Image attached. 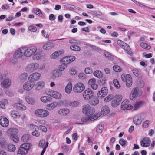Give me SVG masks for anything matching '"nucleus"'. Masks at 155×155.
Segmentation results:
<instances>
[{
	"mask_svg": "<svg viewBox=\"0 0 155 155\" xmlns=\"http://www.w3.org/2000/svg\"><path fill=\"white\" fill-rule=\"evenodd\" d=\"M151 141L148 137H145L140 141V144L142 146L147 147L149 146L150 144Z\"/></svg>",
	"mask_w": 155,
	"mask_h": 155,
	"instance_id": "obj_15",
	"label": "nucleus"
},
{
	"mask_svg": "<svg viewBox=\"0 0 155 155\" xmlns=\"http://www.w3.org/2000/svg\"><path fill=\"white\" fill-rule=\"evenodd\" d=\"M16 149L15 146L13 144H10L8 147V150L9 151L13 152Z\"/></svg>",
	"mask_w": 155,
	"mask_h": 155,
	"instance_id": "obj_45",
	"label": "nucleus"
},
{
	"mask_svg": "<svg viewBox=\"0 0 155 155\" xmlns=\"http://www.w3.org/2000/svg\"><path fill=\"white\" fill-rule=\"evenodd\" d=\"M45 86L44 82L39 81L35 85V89L37 90H40L43 88Z\"/></svg>",
	"mask_w": 155,
	"mask_h": 155,
	"instance_id": "obj_21",
	"label": "nucleus"
},
{
	"mask_svg": "<svg viewBox=\"0 0 155 155\" xmlns=\"http://www.w3.org/2000/svg\"><path fill=\"white\" fill-rule=\"evenodd\" d=\"M52 74L53 76L55 78H58L61 77L62 75V73L58 70V69L57 70H55L53 71Z\"/></svg>",
	"mask_w": 155,
	"mask_h": 155,
	"instance_id": "obj_27",
	"label": "nucleus"
},
{
	"mask_svg": "<svg viewBox=\"0 0 155 155\" xmlns=\"http://www.w3.org/2000/svg\"><path fill=\"white\" fill-rule=\"evenodd\" d=\"M133 72L134 75L137 77H139L140 74V72L138 69L137 68H134L133 69Z\"/></svg>",
	"mask_w": 155,
	"mask_h": 155,
	"instance_id": "obj_46",
	"label": "nucleus"
},
{
	"mask_svg": "<svg viewBox=\"0 0 155 155\" xmlns=\"http://www.w3.org/2000/svg\"><path fill=\"white\" fill-rule=\"evenodd\" d=\"M29 139V136L28 134H25L23 136L21 137V140L23 142H27Z\"/></svg>",
	"mask_w": 155,
	"mask_h": 155,
	"instance_id": "obj_43",
	"label": "nucleus"
},
{
	"mask_svg": "<svg viewBox=\"0 0 155 155\" xmlns=\"http://www.w3.org/2000/svg\"><path fill=\"white\" fill-rule=\"evenodd\" d=\"M82 111L84 114L88 117L92 115L95 112L94 109L88 104L83 107Z\"/></svg>",
	"mask_w": 155,
	"mask_h": 155,
	"instance_id": "obj_3",
	"label": "nucleus"
},
{
	"mask_svg": "<svg viewBox=\"0 0 155 155\" xmlns=\"http://www.w3.org/2000/svg\"><path fill=\"white\" fill-rule=\"evenodd\" d=\"M23 47L18 49L14 53V57L16 58H21L24 55V51H22Z\"/></svg>",
	"mask_w": 155,
	"mask_h": 155,
	"instance_id": "obj_16",
	"label": "nucleus"
},
{
	"mask_svg": "<svg viewBox=\"0 0 155 155\" xmlns=\"http://www.w3.org/2000/svg\"><path fill=\"white\" fill-rule=\"evenodd\" d=\"M80 104V102L78 101H74L70 102L69 105L72 107H78Z\"/></svg>",
	"mask_w": 155,
	"mask_h": 155,
	"instance_id": "obj_36",
	"label": "nucleus"
},
{
	"mask_svg": "<svg viewBox=\"0 0 155 155\" xmlns=\"http://www.w3.org/2000/svg\"><path fill=\"white\" fill-rule=\"evenodd\" d=\"M29 30L31 32H35L37 31V29L36 28L33 26H29L28 27Z\"/></svg>",
	"mask_w": 155,
	"mask_h": 155,
	"instance_id": "obj_57",
	"label": "nucleus"
},
{
	"mask_svg": "<svg viewBox=\"0 0 155 155\" xmlns=\"http://www.w3.org/2000/svg\"><path fill=\"white\" fill-rule=\"evenodd\" d=\"M22 51H24V55L27 57H30L33 55L32 59L34 60H38L42 57L40 52H37V48L35 46H32L29 47H23Z\"/></svg>",
	"mask_w": 155,
	"mask_h": 155,
	"instance_id": "obj_1",
	"label": "nucleus"
},
{
	"mask_svg": "<svg viewBox=\"0 0 155 155\" xmlns=\"http://www.w3.org/2000/svg\"><path fill=\"white\" fill-rule=\"evenodd\" d=\"M11 81L10 79H6L1 82V85L2 87L5 88L8 87L10 86Z\"/></svg>",
	"mask_w": 155,
	"mask_h": 155,
	"instance_id": "obj_18",
	"label": "nucleus"
},
{
	"mask_svg": "<svg viewBox=\"0 0 155 155\" xmlns=\"http://www.w3.org/2000/svg\"><path fill=\"white\" fill-rule=\"evenodd\" d=\"M99 102V100L97 97H94L92 100L90 102V104L92 105L96 106L97 105Z\"/></svg>",
	"mask_w": 155,
	"mask_h": 155,
	"instance_id": "obj_33",
	"label": "nucleus"
},
{
	"mask_svg": "<svg viewBox=\"0 0 155 155\" xmlns=\"http://www.w3.org/2000/svg\"><path fill=\"white\" fill-rule=\"evenodd\" d=\"M54 47V45L52 43L49 42L44 45L42 48L44 50H47L52 48Z\"/></svg>",
	"mask_w": 155,
	"mask_h": 155,
	"instance_id": "obj_29",
	"label": "nucleus"
},
{
	"mask_svg": "<svg viewBox=\"0 0 155 155\" xmlns=\"http://www.w3.org/2000/svg\"><path fill=\"white\" fill-rule=\"evenodd\" d=\"M143 102L142 101H139L136 103L134 105V110H137L141 107Z\"/></svg>",
	"mask_w": 155,
	"mask_h": 155,
	"instance_id": "obj_35",
	"label": "nucleus"
},
{
	"mask_svg": "<svg viewBox=\"0 0 155 155\" xmlns=\"http://www.w3.org/2000/svg\"><path fill=\"white\" fill-rule=\"evenodd\" d=\"M47 144V143L45 144V141L43 140H41L39 143V146L40 147H41L43 148H44Z\"/></svg>",
	"mask_w": 155,
	"mask_h": 155,
	"instance_id": "obj_50",
	"label": "nucleus"
},
{
	"mask_svg": "<svg viewBox=\"0 0 155 155\" xmlns=\"http://www.w3.org/2000/svg\"><path fill=\"white\" fill-rule=\"evenodd\" d=\"M113 97V95L112 94L104 98V101L105 102H107L110 101Z\"/></svg>",
	"mask_w": 155,
	"mask_h": 155,
	"instance_id": "obj_55",
	"label": "nucleus"
},
{
	"mask_svg": "<svg viewBox=\"0 0 155 155\" xmlns=\"http://www.w3.org/2000/svg\"><path fill=\"white\" fill-rule=\"evenodd\" d=\"M94 92L91 90L88 89L83 93V97L85 100H89L93 96Z\"/></svg>",
	"mask_w": 155,
	"mask_h": 155,
	"instance_id": "obj_9",
	"label": "nucleus"
},
{
	"mask_svg": "<svg viewBox=\"0 0 155 155\" xmlns=\"http://www.w3.org/2000/svg\"><path fill=\"white\" fill-rule=\"evenodd\" d=\"M5 141L4 139H0V150L5 146Z\"/></svg>",
	"mask_w": 155,
	"mask_h": 155,
	"instance_id": "obj_49",
	"label": "nucleus"
},
{
	"mask_svg": "<svg viewBox=\"0 0 155 155\" xmlns=\"http://www.w3.org/2000/svg\"><path fill=\"white\" fill-rule=\"evenodd\" d=\"M69 72L70 74L72 75H75L76 74L75 70L73 68H71Z\"/></svg>",
	"mask_w": 155,
	"mask_h": 155,
	"instance_id": "obj_63",
	"label": "nucleus"
},
{
	"mask_svg": "<svg viewBox=\"0 0 155 155\" xmlns=\"http://www.w3.org/2000/svg\"><path fill=\"white\" fill-rule=\"evenodd\" d=\"M142 120L140 116L138 115L134 117L133 122L136 125H139L141 123Z\"/></svg>",
	"mask_w": 155,
	"mask_h": 155,
	"instance_id": "obj_20",
	"label": "nucleus"
},
{
	"mask_svg": "<svg viewBox=\"0 0 155 155\" xmlns=\"http://www.w3.org/2000/svg\"><path fill=\"white\" fill-rule=\"evenodd\" d=\"M113 83L114 86L117 89H119L120 88V84L118 81L117 79H114V80Z\"/></svg>",
	"mask_w": 155,
	"mask_h": 155,
	"instance_id": "obj_47",
	"label": "nucleus"
},
{
	"mask_svg": "<svg viewBox=\"0 0 155 155\" xmlns=\"http://www.w3.org/2000/svg\"><path fill=\"white\" fill-rule=\"evenodd\" d=\"M110 110L107 106H104L101 109V114L103 115H106L110 112Z\"/></svg>",
	"mask_w": 155,
	"mask_h": 155,
	"instance_id": "obj_24",
	"label": "nucleus"
},
{
	"mask_svg": "<svg viewBox=\"0 0 155 155\" xmlns=\"http://www.w3.org/2000/svg\"><path fill=\"white\" fill-rule=\"evenodd\" d=\"M35 83L33 81L29 80L25 82L24 84L23 87L24 90L29 91L31 90L34 87Z\"/></svg>",
	"mask_w": 155,
	"mask_h": 155,
	"instance_id": "obj_8",
	"label": "nucleus"
},
{
	"mask_svg": "<svg viewBox=\"0 0 155 155\" xmlns=\"http://www.w3.org/2000/svg\"><path fill=\"white\" fill-rule=\"evenodd\" d=\"M120 101L118 100H113L111 102L112 106L116 107L120 103Z\"/></svg>",
	"mask_w": 155,
	"mask_h": 155,
	"instance_id": "obj_38",
	"label": "nucleus"
},
{
	"mask_svg": "<svg viewBox=\"0 0 155 155\" xmlns=\"http://www.w3.org/2000/svg\"><path fill=\"white\" fill-rule=\"evenodd\" d=\"M54 91L51 89H47L45 91V93L47 95L52 97Z\"/></svg>",
	"mask_w": 155,
	"mask_h": 155,
	"instance_id": "obj_51",
	"label": "nucleus"
},
{
	"mask_svg": "<svg viewBox=\"0 0 155 155\" xmlns=\"http://www.w3.org/2000/svg\"><path fill=\"white\" fill-rule=\"evenodd\" d=\"M104 55L108 58L111 59L113 58V56L107 52H105L104 53Z\"/></svg>",
	"mask_w": 155,
	"mask_h": 155,
	"instance_id": "obj_64",
	"label": "nucleus"
},
{
	"mask_svg": "<svg viewBox=\"0 0 155 155\" xmlns=\"http://www.w3.org/2000/svg\"><path fill=\"white\" fill-rule=\"evenodd\" d=\"M100 91L102 92L104 95H106L107 94L108 89L106 87H102Z\"/></svg>",
	"mask_w": 155,
	"mask_h": 155,
	"instance_id": "obj_52",
	"label": "nucleus"
},
{
	"mask_svg": "<svg viewBox=\"0 0 155 155\" xmlns=\"http://www.w3.org/2000/svg\"><path fill=\"white\" fill-rule=\"evenodd\" d=\"M71 50L75 51H78L80 50L81 48L80 47L76 45H72L70 46Z\"/></svg>",
	"mask_w": 155,
	"mask_h": 155,
	"instance_id": "obj_39",
	"label": "nucleus"
},
{
	"mask_svg": "<svg viewBox=\"0 0 155 155\" xmlns=\"http://www.w3.org/2000/svg\"><path fill=\"white\" fill-rule=\"evenodd\" d=\"M41 74L39 73L35 72L31 74L29 78V80H31L33 82L38 80L40 78Z\"/></svg>",
	"mask_w": 155,
	"mask_h": 155,
	"instance_id": "obj_13",
	"label": "nucleus"
},
{
	"mask_svg": "<svg viewBox=\"0 0 155 155\" xmlns=\"http://www.w3.org/2000/svg\"><path fill=\"white\" fill-rule=\"evenodd\" d=\"M121 108L124 110H129L132 109L133 106L129 104L128 100H124L121 104Z\"/></svg>",
	"mask_w": 155,
	"mask_h": 155,
	"instance_id": "obj_10",
	"label": "nucleus"
},
{
	"mask_svg": "<svg viewBox=\"0 0 155 155\" xmlns=\"http://www.w3.org/2000/svg\"><path fill=\"white\" fill-rule=\"evenodd\" d=\"M0 124L3 127H7L8 126L9 121L5 117H0Z\"/></svg>",
	"mask_w": 155,
	"mask_h": 155,
	"instance_id": "obj_17",
	"label": "nucleus"
},
{
	"mask_svg": "<svg viewBox=\"0 0 155 155\" xmlns=\"http://www.w3.org/2000/svg\"><path fill=\"white\" fill-rule=\"evenodd\" d=\"M122 48L128 51H129L130 50V47L126 43L124 44L123 48Z\"/></svg>",
	"mask_w": 155,
	"mask_h": 155,
	"instance_id": "obj_60",
	"label": "nucleus"
},
{
	"mask_svg": "<svg viewBox=\"0 0 155 155\" xmlns=\"http://www.w3.org/2000/svg\"><path fill=\"white\" fill-rule=\"evenodd\" d=\"M74 6L71 4H66L64 5L65 8L70 10H71L74 9L72 6Z\"/></svg>",
	"mask_w": 155,
	"mask_h": 155,
	"instance_id": "obj_58",
	"label": "nucleus"
},
{
	"mask_svg": "<svg viewBox=\"0 0 155 155\" xmlns=\"http://www.w3.org/2000/svg\"><path fill=\"white\" fill-rule=\"evenodd\" d=\"M64 52L62 51H56L52 53L50 56L51 58L53 59H57L63 55Z\"/></svg>",
	"mask_w": 155,
	"mask_h": 155,
	"instance_id": "obj_14",
	"label": "nucleus"
},
{
	"mask_svg": "<svg viewBox=\"0 0 155 155\" xmlns=\"http://www.w3.org/2000/svg\"><path fill=\"white\" fill-rule=\"evenodd\" d=\"M12 117L15 118H18L19 117L20 115L19 113L17 111H13L11 113Z\"/></svg>",
	"mask_w": 155,
	"mask_h": 155,
	"instance_id": "obj_48",
	"label": "nucleus"
},
{
	"mask_svg": "<svg viewBox=\"0 0 155 155\" xmlns=\"http://www.w3.org/2000/svg\"><path fill=\"white\" fill-rule=\"evenodd\" d=\"M85 72L87 74H90L92 73V70L91 68H87L85 69Z\"/></svg>",
	"mask_w": 155,
	"mask_h": 155,
	"instance_id": "obj_59",
	"label": "nucleus"
},
{
	"mask_svg": "<svg viewBox=\"0 0 155 155\" xmlns=\"http://www.w3.org/2000/svg\"><path fill=\"white\" fill-rule=\"evenodd\" d=\"M52 97L57 99H60L61 97V95L59 92L54 91Z\"/></svg>",
	"mask_w": 155,
	"mask_h": 155,
	"instance_id": "obj_32",
	"label": "nucleus"
},
{
	"mask_svg": "<svg viewBox=\"0 0 155 155\" xmlns=\"http://www.w3.org/2000/svg\"><path fill=\"white\" fill-rule=\"evenodd\" d=\"M51 100L52 98L48 96H43L41 98V101L43 103H46L48 102L51 101Z\"/></svg>",
	"mask_w": 155,
	"mask_h": 155,
	"instance_id": "obj_30",
	"label": "nucleus"
},
{
	"mask_svg": "<svg viewBox=\"0 0 155 155\" xmlns=\"http://www.w3.org/2000/svg\"><path fill=\"white\" fill-rule=\"evenodd\" d=\"M119 143L123 147L127 145V142L123 139H120L119 140Z\"/></svg>",
	"mask_w": 155,
	"mask_h": 155,
	"instance_id": "obj_40",
	"label": "nucleus"
},
{
	"mask_svg": "<svg viewBox=\"0 0 155 155\" xmlns=\"http://www.w3.org/2000/svg\"><path fill=\"white\" fill-rule=\"evenodd\" d=\"M139 88L137 87H135L131 91L130 95V98L132 100H135L137 97Z\"/></svg>",
	"mask_w": 155,
	"mask_h": 155,
	"instance_id": "obj_11",
	"label": "nucleus"
},
{
	"mask_svg": "<svg viewBox=\"0 0 155 155\" xmlns=\"http://www.w3.org/2000/svg\"><path fill=\"white\" fill-rule=\"evenodd\" d=\"M67 65H66L62 63V64L60 65L58 67V70L61 72L63 71L67 67Z\"/></svg>",
	"mask_w": 155,
	"mask_h": 155,
	"instance_id": "obj_44",
	"label": "nucleus"
},
{
	"mask_svg": "<svg viewBox=\"0 0 155 155\" xmlns=\"http://www.w3.org/2000/svg\"><path fill=\"white\" fill-rule=\"evenodd\" d=\"M18 130L16 129H9V132L11 134L10 136L11 139L14 142L17 143L18 141V138L16 133L18 132Z\"/></svg>",
	"mask_w": 155,
	"mask_h": 155,
	"instance_id": "obj_6",
	"label": "nucleus"
},
{
	"mask_svg": "<svg viewBox=\"0 0 155 155\" xmlns=\"http://www.w3.org/2000/svg\"><path fill=\"white\" fill-rule=\"evenodd\" d=\"M76 58L74 56L65 57L61 60L62 63L67 65L75 60Z\"/></svg>",
	"mask_w": 155,
	"mask_h": 155,
	"instance_id": "obj_12",
	"label": "nucleus"
},
{
	"mask_svg": "<svg viewBox=\"0 0 155 155\" xmlns=\"http://www.w3.org/2000/svg\"><path fill=\"white\" fill-rule=\"evenodd\" d=\"M28 76L27 74L26 73H24L21 74L19 77L20 81L23 82L26 80Z\"/></svg>",
	"mask_w": 155,
	"mask_h": 155,
	"instance_id": "obj_31",
	"label": "nucleus"
},
{
	"mask_svg": "<svg viewBox=\"0 0 155 155\" xmlns=\"http://www.w3.org/2000/svg\"><path fill=\"white\" fill-rule=\"evenodd\" d=\"M114 70L116 72H120L121 69L120 67L118 65H114L113 67Z\"/></svg>",
	"mask_w": 155,
	"mask_h": 155,
	"instance_id": "obj_54",
	"label": "nucleus"
},
{
	"mask_svg": "<svg viewBox=\"0 0 155 155\" xmlns=\"http://www.w3.org/2000/svg\"><path fill=\"white\" fill-rule=\"evenodd\" d=\"M31 146V144L29 143H25L21 145L18 149V154L22 155L26 154L30 149Z\"/></svg>",
	"mask_w": 155,
	"mask_h": 155,
	"instance_id": "obj_2",
	"label": "nucleus"
},
{
	"mask_svg": "<svg viewBox=\"0 0 155 155\" xmlns=\"http://www.w3.org/2000/svg\"><path fill=\"white\" fill-rule=\"evenodd\" d=\"M39 65L37 63H34L29 64L28 66V69L30 71L36 70L38 68Z\"/></svg>",
	"mask_w": 155,
	"mask_h": 155,
	"instance_id": "obj_19",
	"label": "nucleus"
},
{
	"mask_svg": "<svg viewBox=\"0 0 155 155\" xmlns=\"http://www.w3.org/2000/svg\"><path fill=\"white\" fill-rule=\"evenodd\" d=\"M103 130V126L101 124H99L96 128V132L98 133H101Z\"/></svg>",
	"mask_w": 155,
	"mask_h": 155,
	"instance_id": "obj_41",
	"label": "nucleus"
},
{
	"mask_svg": "<svg viewBox=\"0 0 155 155\" xmlns=\"http://www.w3.org/2000/svg\"><path fill=\"white\" fill-rule=\"evenodd\" d=\"M81 121L83 122H86L92 120L91 117L88 116V117H82Z\"/></svg>",
	"mask_w": 155,
	"mask_h": 155,
	"instance_id": "obj_42",
	"label": "nucleus"
},
{
	"mask_svg": "<svg viewBox=\"0 0 155 155\" xmlns=\"http://www.w3.org/2000/svg\"><path fill=\"white\" fill-rule=\"evenodd\" d=\"M84 88L85 87L82 83H78L75 85L73 90L76 93H80L81 92Z\"/></svg>",
	"mask_w": 155,
	"mask_h": 155,
	"instance_id": "obj_7",
	"label": "nucleus"
},
{
	"mask_svg": "<svg viewBox=\"0 0 155 155\" xmlns=\"http://www.w3.org/2000/svg\"><path fill=\"white\" fill-rule=\"evenodd\" d=\"M97 97L98 98H100L101 99L102 98H103L105 97L106 95H103V93H102V92H101V91H99L97 93Z\"/></svg>",
	"mask_w": 155,
	"mask_h": 155,
	"instance_id": "obj_61",
	"label": "nucleus"
},
{
	"mask_svg": "<svg viewBox=\"0 0 155 155\" xmlns=\"http://www.w3.org/2000/svg\"><path fill=\"white\" fill-rule=\"evenodd\" d=\"M121 79L123 81L126 83V86L130 87L132 84V80L130 75L127 74L125 76L122 75Z\"/></svg>",
	"mask_w": 155,
	"mask_h": 155,
	"instance_id": "obj_4",
	"label": "nucleus"
},
{
	"mask_svg": "<svg viewBox=\"0 0 155 155\" xmlns=\"http://www.w3.org/2000/svg\"><path fill=\"white\" fill-rule=\"evenodd\" d=\"M72 85L71 83L69 82L66 86L65 88V91L68 94L71 93L72 89Z\"/></svg>",
	"mask_w": 155,
	"mask_h": 155,
	"instance_id": "obj_28",
	"label": "nucleus"
},
{
	"mask_svg": "<svg viewBox=\"0 0 155 155\" xmlns=\"http://www.w3.org/2000/svg\"><path fill=\"white\" fill-rule=\"evenodd\" d=\"M14 106L18 110H25L26 109V107L21 103H15Z\"/></svg>",
	"mask_w": 155,
	"mask_h": 155,
	"instance_id": "obj_23",
	"label": "nucleus"
},
{
	"mask_svg": "<svg viewBox=\"0 0 155 155\" xmlns=\"http://www.w3.org/2000/svg\"><path fill=\"white\" fill-rule=\"evenodd\" d=\"M70 110L68 109L63 108L59 110L58 111V113L62 115H66L69 113Z\"/></svg>",
	"mask_w": 155,
	"mask_h": 155,
	"instance_id": "obj_25",
	"label": "nucleus"
},
{
	"mask_svg": "<svg viewBox=\"0 0 155 155\" xmlns=\"http://www.w3.org/2000/svg\"><path fill=\"white\" fill-rule=\"evenodd\" d=\"M25 100L28 103L31 105H34L36 102L35 99L32 97L28 96Z\"/></svg>",
	"mask_w": 155,
	"mask_h": 155,
	"instance_id": "obj_26",
	"label": "nucleus"
},
{
	"mask_svg": "<svg viewBox=\"0 0 155 155\" xmlns=\"http://www.w3.org/2000/svg\"><path fill=\"white\" fill-rule=\"evenodd\" d=\"M69 42L71 44H74L75 45H78L79 44V41L75 39L69 40Z\"/></svg>",
	"mask_w": 155,
	"mask_h": 155,
	"instance_id": "obj_56",
	"label": "nucleus"
},
{
	"mask_svg": "<svg viewBox=\"0 0 155 155\" xmlns=\"http://www.w3.org/2000/svg\"><path fill=\"white\" fill-rule=\"evenodd\" d=\"M33 12L36 13L37 15H38L41 17H42L43 16V14L40 9L36 8H34L33 10Z\"/></svg>",
	"mask_w": 155,
	"mask_h": 155,
	"instance_id": "obj_37",
	"label": "nucleus"
},
{
	"mask_svg": "<svg viewBox=\"0 0 155 155\" xmlns=\"http://www.w3.org/2000/svg\"><path fill=\"white\" fill-rule=\"evenodd\" d=\"M35 114L39 117L44 118L49 115V112L47 110L40 109L36 110Z\"/></svg>",
	"mask_w": 155,
	"mask_h": 155,
	"instance_id": "obj_5",
	"label": "nucleus"
},
{
	"mask_svg": "<svg viewBox=\"0 0 155 155\" xmlns=\"http://www.w3.org/2000/svg\"><path fill=\"white\" fill-rule=\"evenodd\" d=\"M94 75L98 78H101L102 77V73L101 71H94L93 74Z\"/></svg>",
	"mask_w": 155,
	"mask_h": 155,
	"instance_id": "obj_34",
	"label": "nucleus"
},
{
	"mask_svg": "<svg viewBox=\"0 0 155 155\" xmlns=\"http://www.w3.org/2000/svg\"><path fill=\"white\" fill-rule=\"evenodd\" d=\"M58 105V104L56 102H54L50 104H47L46 108L47 109L49 110H53Z\"/></svg>",
	"mask_w": 155,
	"mask_h": 155,
	"instance_id": "obj_22",
	"label": "nucleus"
},
{
	"mask_svg": "<svg viewBox=\"0 0 155 155\" xmlns=\"http://www.w3.org/2000/svg\"><path fill=\"white\" fill-rule=\"evenodd\" d=\"M140 45L142 48L144 49H149L150 48V46H148L147 44L143 42L141 43L140 44Z\"/></svg>",
	"mask_w": 155,
	"mask_h": 155,
	"instance_id": "obj_53",
	"label": "nucleus"
},
{
	"mask_svg": "<svg viewBox=\"0 0 155 155\" xmlns=\"http://www.w3.org/2000/svg\"><path fill=\"white\" fill-rule=\"evenodd\" d=\"M78 77L80 79L83 80L86 78V75L84 73H81L79 74Z\"/></svg>",
	"mask_w": 155,
	"mask_h": 155,
	"instance_id": "obj_62",
	"label": "nucleus"
}]
</instances>
